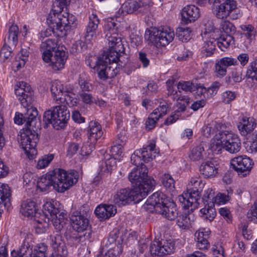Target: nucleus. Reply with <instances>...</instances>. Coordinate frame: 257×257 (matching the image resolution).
I'll return each instance as SVG.
<instances>
[{"label":"nucleus","instance_id":"obj_62","mask_svg":"<svg viewBox=\"0 0 257 257\" xmlns=\"http://www.w3.org/2000/svg\"><path fill=\"white\" fill-rule=\"evenodd\" d=\"M116 63L111 62L109 65L106 64V75H107L108 79H111L114 77L118 72V70L117 69V66Z\"/></svg>","mask_w":257,"mask_h":257},{"label":"nucleus","instance_id":"obj_60","mask_svg":"<svg viewBox=\"0 0 257 257\" xmlns=\"http://www.w3.org/2000/svg\"><path fill=\"white\" fill-rule=\"evenodd\" d=\"M194 86L193 92L196 96L201 98L202 99L207 98V88L201 84H194Z\"/></svg>","mask_w":257,"mask_h":257},{"label":"nucleus","instance_id":"obj_18","mask_svg":"<svg viewBox=\"0 0 257 257\" xmlns=\"http://www.w3.org/2000/svg\"><path fill=\"white\" fill-rule=\"evenodd\" d=\"M229 125V124L225 123L220 120H212L202 127L203 135L206 138H210L214 134L224 131Z\"/></svg>","mask_w":257,"mask_h":257},{"label":"nucleus","instance_id":"obj_64","mask_svg":"<svg viewBox=\"0 0 257 257\" xmlns=\"http://www.w3.org/2000/svg\"><path fill=\"white\" fill-rule=\"evenodd\" d=\"M248 218L252 221L257 222V202H254L247 213Z\"/></svg>","mask_w":257,"mask_h":257},{"label":"nucleus","instance_id":"obj_14","mask_svg":"<svg viewBox=\"0 0 257 257\" xmlns=\"http://www.w3.org/2000/svg\"><path fill=\"white\" fill-rule=\"evenodd\" d=\"M53 257H67L68 250L62 236L58 233L50 236Z\"/></svg>","mask_w":257,"mask_h":257},{"label":"nucleus","instance_id":"obj_23","mask_svg":"<svg viewBox=\"0 0 257 257\" xmlns=\"http://www.w3.org/2000/svg\"><path fill=\"white\" fill-rule=\"evenodd\" d=\"M256 125L252 117L242 115L239 118L237 128L242 136H246L254 130Z\"/></svg>","mask_w":257,"mask_h":257},{"label":"nucleus","instance_id":"obj_15","mask_svg":"<svg viewBox=\"0 0 257 257\" xmlns=\"http://www.w3.org/2000/svg\"><path fill=\"white\" fill-rule=\"evenodd\" d=\"M168 106L166 102H161L159 106L149 114L145 122L146 130L150 131L156 126L160 118L167 113Z\"/></svg>","mask_w":257,"mask_h":257},{"label":"nucleus","instance_id":"obj_4","mask_svg":"<svg viewBox=\"0 0 257 257\" xmlns=\"http://www.w3.org/2000/svg\"><path fill=\"white\" fill-rule=\"evenodd\" d=\"M188 185L192 188L188 189L187 192H184L179 195L178 199L183 208L193 212L199 206L198 200L200 197L199 189H202L204 184L202 183L200 177L196 176L190 178Z\"/></svg>","mask_w":257,"mask_h":257},{"label":"nucleus","instance_id":"obj_35","mask_svg":"<svg viewBox=\"0 0 257 257\" xmlns=\"http://www.w3.org/2000/svg\"><path fill=\"white\" fill-rule=\"evenodd\" d=\"M205 147H206V145L203 142H201L198 145L193 147L190 150L188 156L190 160L193 162L204 161L206 158Z\"/></svg>","mask_w":257,"mask_h":257},{"label":"nucleus","instance_id":"obj_32","mask_svg":"<svg viewBox=\"0 0 257 257\" xmlns=\"http://www.w3.org/2000/svg\"><path fill=\"white\" fill-rule=\"evenodd\" d=\"M72 89L68 88L59 81H55L52 82L51 87V91L54 99L56 103L61 101V99L64 97L66 93H70Z\"/></svg>","mask_w":257,"mask_h":257},{"label":"nucleus","instance_id":"obj_49","mask_svg":"<svg viewBox=\"0 0 257 257\" xmlns=\"http://www.w3.org/2000/svg\"><path fill=\"white\" fill-rule=\"evenodd\" d=\"M191 30L187 27H180L176 30V35L183 42H187L191 39Z\"/></svg>","mask_w":257,"mask_h":257},{"label":"nucleus","instance_id":"obj_47","mask_svg":"<svg viewBox=\"0 0 257 257\" xmlns=\"http://www.w3.org/2000/svg\"><path fill=\"white\" fill-rule=\"evenodd\" d=\"M221 135V132L218 133L214 135L213 139L212 140L210 148L212 152L216 154H220L222 153V151L224 150V143L222 139L218 138V136Z\"/></svg>","mask_w":257,"mask_h":257},{"label":"nucleus","instance_id":"obj_19","mask_svg":"<svg viewBox=\"0 0 257 257\" xmlns=\"http://www.w3.org/2000/svg\"><path fill=\"white\" fill-rule=\"evenodd\" d=\"M157 213L170 220L178 217V211L176 204L169 199L161 207H157Z\"/></svg>","mask_w":257,"mask_h":257},{"label":"nucleus","instance_id":"obj_30","mask_svg":"<svg viewBox=\"0 0 257 257\" xmlns=\"http://www.w3.org/2000/svg\"><path fill=\"white\" fill-rule=\"evenodd\" d=\"M210 233L209 228H201L195 233V240L196 241V246L197 248L202 250L207 249L210 244L208 241V238Z\"/></svg>","mask_w":257,"mask_h":257},{"label":"nucleus","instance_id":"obj_28","mask_svg":"<svg viewBox=\"0 0 257 257\" xmlns=\"http://www.w3.org/2000/svg\"><path fill=\"white\" fill-rule=\"evenodd\" d=\"M200 15L199 8L194 5H187L182 12V21L185 24L193 22L197 20Z\"/></svg>","mask_w":257,"mask_h":257},{"label":"nucleus","instance_id":"obj_53","mask_svg":"<svg viewBox=\"0 0 257 257\" xmlns=\"http://www.w3.org/2000/svg\"><path fill=\"white\" fill-rule=\"evenodd\" d=\"M176 223L179 228L182 229H189L191 226L189 215L186 213H184L179 216L178 215Z\"/></svg>","mask_w":257,"mask_h":257},{"label":"nucleus","instance_id":"obj_39","mask_svg":"<svg viewBox=\"0 0 257 257\" xmlns=\"http://www.w3.org/2000/svg\"><path fill=\"white\" fill-rule=\"evenodd\" d=\"M88 138L92 143H95L103 135L101 125L96 121H91L89 123Z\"/></svg>","mask_w":257,"mask_h":257},{"label":"nucleus","instance_id":"obj_38","mask_svg":"<svg viewBox=\"0 0 257 257\" xmlns=\"http://www.w3.org/2000/svg\"><path fill=\"white\" fill-rule=\"evenodd\" d=\"M175 34L174 31L166 26L160 27L159 46H166L174 39Z\"/></svg>","mask_w":257,"mask_h":257},{"label":"nucleus","instance_id":"obj_51","mask_svg":"<svg viewBox=\"0 0 257 257\" xmlns=\"http://www.w3.org/2000/svg\"><path fill=\"white\" fill-rule=\"evenodd\" d=\"M11 196V191L8 184L0 182V205H5V201Z\"/></svg>","mask_w":257,"mask_h":257},{"label":"nucleus","instance_id":"obj_50","mask_svg":"<svg viewBox=\"0 0 257 257\" xmlns=\"http://www.w3.org/2000/svg\"><path fill=\"white\" fill-rule=\"evenodd\" d=\"M73 90L70 93H66L64 97H63L61 101L58 102V104H66L70 106H76L78 103V99L74 97L75 94L72 92Z\"/></svg>","mask_w":257,"mask_h":257},{"label":"nucleus","instance_id":"obj_45","mask_svg":"<svg viewBox=\"0 0 257 257\" xmlns=\"http://www.w3.org/2000/svg\"><path fill=\"white\" fill-rule=\"evenodd\" d=\"M19 33V29L17 25L13 24L9 29L7 39H5L6 43L16 47L18 43V36Z\"/></svg>","mask_w":257,"mask_h":257},{"label":"nucleus","instance_id":"obj_43","mask_svg":"<svg viewBox=\"0 0 257 257\" xmlns=\"http://www.w3.org/2000/svg\"><path fill=\"white\" fill-rule=\"evenodd\" d=\"M155 148L156 142L152 140L149 142L147 146L144 147L142 149L140 150L142 152H144L147 154V155L145 154L146 157L143 158V162L144 163L148 162L155 158L157 153Z\"/></svg>","mask_w":257,"mask_h":257},{"label":"nucleus","instance_id":"obj_6","mask_svg":"<svg viewBox=\"0 0 257 257\" xmlns=\"http://www.w3.org/2000/svg\"><path fill=\"white\" fill-rule=\"evenodd\" d=\"M54 189L63 193L78 182V174L74 170L68 172L60 168L53 169Z\"/></svg>","mask_w":257,"mask_h":257},{"label":"nucleus","instance_id":"obj_40","mask_svg":"<svg viewBox=\"0 0 257 257\" xmlns=\"http://www.w3.org/2000/svg\"><path fill=\"white\" fill-rule=\"evenodd\" d=\"M243 68L241 67H236L231 69L228 76L225 78V82L227 84L233 85L242 81Z\"/></svg>","mask_w":257,"mask_h":257},{"label":"nucleus","instance_id":"obj_46","mask_svg":"<svg viewBox=\"0 0 257 257\" xmlns=\"http://www.w3.org/2000/svg\"><path fill=\"white\" fill-rule=\"evenodd\" d=\"M215 40L211 39L205 41L201 48V53L203 57H207L211 56L215 52L216 47Z\"/></svg>","mask_w":257,"mask_h":257},{"label":"nucleus","instance_id":"obj_21","mask_svg":"<svg viewBox=\"0 0 257 257\" xmlns=\"http://www.w3.org/2000/svg\"><path fill=\"white\" fill-rule=\"evenodd\" d=\"M116 167V158L106 154L104 155V160L100 162L99 175L101 177L107 176L111 173L112 170L115 169Z\"/></svg>","mask_w":257,"mask_h":257},{"label":"nucleus","instance_id":"obj_10","mask_svg":"<svg viewBox=\"0 0 257 257\" xmlns=\"http://www.w3.org/2000/svg\"><path fill=\"white\" fill-rule=\"evenodd\" d=\"M205 37H209L215 40L218 48L222 51H225L231 45L234 43V38L231 35H220L218 29L213 27L210 30L205 29L204 33Z\"/></svg>","mask_w":257,"mask_h":257},{"label":"nucleus","instance_id":"obj_9","mask_svg":"<svg viewBox=\"0 0 257 257\" xmlns=\"http://www.w3.org/2000/svg\"><path fill=\"white\" fill-rule=\"evenodd\" d=\"M218 138L222 139L224 143V150L230 154H236L241 149V143L238 135L230 131H221Z\"/></svg>","mask_w":257,"mask_h":257},{"label":"nucleus","instance_id":"obj_34","mask_svg":"<svg viewBox=\"0 0 257 257\" xmlns=\"http://www.w3.org/2000/svg\"><path fill=\"white\" fill-rule=\"evenodd\" d=\"M169 200L168 197L161 191H157L147 200L145 204L146 206H153L156 212L157 207H161Z\"/></svg>","mask_w":257,"mask_h":257},{"label":"nucleus","instance_id":"obj_22","mask_svg":"<svg viewBox=\"0 0 257 257\" xmlns=\"http://www.w3.org/2000/svg\"><path fill=\"white\" fill-rule=\"evenodd\" d=\"M108 58H109V57H106L104 55H102L97 58L96 64L93 67L90 66L91 68H93V69L97 72L99 78L102 80L108 79L107 75L106 73V64H110L111 62H112L111 60H109Z\"/></svg>","mask_w":257,"mask_h":257},{"label":"nucleus","instance_id":"obj_29","mask_svg":"<svg viewBox=\"0 0 257 257\" xmlns=\"http://www.w3.org/2000/svg\"><path fill=\"white\" fill-rule=\"evenodd\" d=\"M94 213L100 220H106L116 214V208L112 204H100L95 208Z\"/></svg>","mask_w":257,"mask_h":257},{"label":"nucleus","instance_id":"obj_44","mask_svg":"<svg viewBox=\"0 0 257 257\" xmlns=\"http://www.w3.org/2000/svg\"><path fill=\"white\" fill-rule=\"evenodd\" d=\"M160 28H154L152 30L146 31L144 38L148 44H153L159 46Z\"/></svg>","mask_w":257,"mask_h":257},{"label":"nucleus","instance_id":"obj_59","mask_svg":"<svg viewBox=\"0 0 257 257\" xmlns=\"http://www.w3.org/2000/svg\"><path fill=\"white\" fill-rule=\"evenodd\" d=\"M10 46V45L5 43L1 49L0 57L3 61L9 59L12 57V50Z\"/></svg>","mask_w":257,"mask_h":257},{"label":"nucleus","instance_id":"obj_2","mask_svg":"<svg viewBox=\"0 0 257 257\" xmlns=\"http://www.w3.org/2000/svg\"><path fill=\"white\" fill-rule=\"evenodd\" d=\"M70 1L55 0L47 19L49 28L57 37L66 36L68 33L76 26L75 16L63 11L69 4Z\"/></svg>","mask_w":257,"mask_h":257},{"label":"nucleus","instance_id":"obj_25","mask_svg":"<svg viewBox=\"0 0 257 257\" xmlns=\"http://www.w3.org/2000/svg\"><path fill=\"white\" fill-rule=\"evenodd\" d=\"M100 20L95 14H92L89 17V22L86 28L85 38L86 41L91 42L96 38V31Z\"/></svg>","mask_w":257,"mask_h":257},{"label":"nucleus","instance_id":"obj_42","mask_svg":"<svg viewBox=\"0 0 257 257\" xmlns=\"http://www.w3.org/2000/svg\"><path fill=\"white\" fill-rule=\"evenodd\" d=\"M204 207L200 210L201 216L204 219L212 221L216 215V212L214 207V204L212 201L210 203H204Z\"/></svg>","mask_w":257,"mask_h":257},{"label":"nucleus","instance_id":"obj_56","mask_svg":"<svg viewBox=\"0 0 257 257\" xmlns=\"http://www.w3.org/2000/svg\"><path fill=\"white\" fill-rule=\"evenodd\" d=\"M104 31L105 33V37L117 33L116 23L112 19L108 20L104 26Z\"/></svg>","mask_w":257,"mask_h":257},{"label":"nucleus","instance_id":"obj_36","mask_svg":"<svg viewBox=\"0 0 257 257\" xmlns=\"http://www.w3.org/2000/svg\"><path fill=\"white\" fill-rule=\"evenodd\" d=\"M54 181L53 170H50L39 178L37 187L42 192L47 191L51 186L54 188Z\"/></svg>","mask_w":257,"mask_h":257},{"label":"nucleus","instance_id":"obj_24","mask_svg":"<svg viewBox=\"0 0 257 257\" xmlns=\"http://www.w3.org/2000/svg\"><path fill=\"white\" fill-rule=\"evenodd\" d=\"M145 0L138 2L135 0H127L121 6L119 11L121 14H131L138 11L141 12L142 9L148 5H143Z\"/></svg>","mask_w":257,"mask_h":257},{"label":"nucleus","instance_id":"obj_1","mask_svg":"<svg viewBox=\"0 0 257 257\" xmlns=\"http://www.w3.org/2000/svg\"><path fill=\"white\" fill-rule=\"evenodd\" d=\"M15 92L18 99L25 109L24 113L17 112L14 118L15 123L20 125L25 123L28 129L21 133V146L30 160L34 158L37 154L36 147L39 141L38 134L31 127H36L38 112L36 107L31 105L33 99V91L30 86L25 82L18 83L15 86Z\"/></svg>","mask_w":257,"mask_h":257},{"label":"nucleus","instance_id":"obj_52","mask_svg":"<svg viewBox=\"0 0 257 257\" xmlns=\"http://www.w3.org/2000/svg\"><path fill=\"white\" fill-rule=\"evenodd\" d=\"M144 154H147L144 152H142L140 150H137L132 155L131 157V161L132 164L135 165L136 167L145 166L143 164V158H145L146 156Z\"/></svg>","mask_w":257,"mask_h":257},{"label":"nucleus","instance_id":"obj_3","mask_svg":"<svg viewBox=\"0 0 257 257\" xmlns=\"http://www.w3.org/2000/svg\"><path fill=\"white\" fill-rule=\"evenodd\" d=\"M148 170L146 166L135 167L129 173L128 178L133 189H136L140 193H145V197L155 187L156 181L148 175Z\"/></svg>","mask_w":257,"mask_h":257},{"label":"nucleus","instance_id":"obj_13","mask_svg":"<svg viewBox=\"0 0 257 257\" xmlns=\"http://www.w3.org/2000/svg\"><path fill=\"white\" fill-rule=\"evenodd\" d=\"M230 163L232 168L242 177L249 174L253 165L252 160L246 156L235 157L231 159Z\"/></svg>","mask_w":257,"mask_h":257},{"label":"nucleus","instance_id":"obj_55","mask_svg":"<svg viewBox=\"0 0 257 257\" xmlns=\"http://www.w3.org/2000/svg\"><path fill=\"white\" fill-rule=\"evenodd\" d=\"M246 77L257 81V59L251 62L246 71Z\"/></svg>","mask_w":257,"mask_h":257},{"label":"nucleus","instance_id":"obj_8","mask_svg":"<svg viewBox=\"0 0 257 257\" xmlns=\"http://www.w3.org/2000/svg\"><path fill=\"white\" fill-rule=\"evenodd\" d=\"M70 220L72 223V227L74 230L78 232L86 231L84 234V237L86 239H89L91 237V233L90 230H87L89 226V220L87 218L86 211L76 210L72 212L70 217Z\"/></svg>","mask_w":257,"mask_h":257},{"label":"nucleus","instance_id":"obj_26","mask_svg":"<svg viewBox=\"0 0 257 257\" xmlns=\"http://www.w3.org/2000/svg\"><path fill=\"white\" fill-rule=\"evenodd\" d=\"M125 237L124 230L123 228L119 229L115 228L113 229L109 233L107 241L110 244L115 243L117 245L116 247H114L116 251H119V254L122 251L121 244L123 242Z\"/></svg>","mask_w":257,"mask_h":257},{"label":"nucleus","instance_id":"obj_27","mask_svg":"<svg viewBox=\"0 0 257 257\" xmlns=\"http://www.w3.org/2000/svg\"><path fill=\"white\" fill-rule=\"evenodd\" d=\"M57 44L55 40L48 39L42 42L40 46V51L42 53L43 60L48 63L50 57L52 56V52L57 51Z\"/></svg>","mask_w":257,"mask_h":257},{"label":"nucleus","instance_id":"obj_48","mask_svg":"<svg viewBox=\"0 0 257 257\" xmlns=\"http://www.w3.org/2000/svg\"><path fill=\"white\" fill-rule=\"evenodd\" d=\"M163 186L169 192H173L175 189V180L172 176L168 173L163 174L160 178Z\"/></svg>","mask_w":257,"mask_h":257},{"label":"nucleus","instance_id":"obj_41","mask_svg":"<svg viewBox=\"0 0 257 257\" xmlns=\"http://www.w3.org/2000/svg\"><path fill=\"white\" fill-rule=\"evenodd\" d=\"M36 203L31 200L24 201L21 204L20 211L24 216L33 217L36 211Z\"/></svg>","mask_w":257,"mask_h":257},{"label":"nucleus","instance_id":"obj_31","mask_svg":"<svg viewBox=\"0 0 257 257\" xmlns=\"http://www.w3.org/2000/svg\"><path fill=\"white\" fill-rule=\"evenodd\" d=\"M66 59L67 56L65 52L63 50H57L54 54H52L48 62H50V65L52 69L57 71L64 67Z\"/></svg>","mask_w":257,"mask_h":257},{"label":"nucleus","instance_id":"obj_63","mask_svg":"<svg viewBox=\"0 0 257 257\" xmlns=\"http://www.w3.org/2000/svg\"><path fill=\"white\" fill-rule=\"evenodd\" d=\"M86 48L87 46L85 43L82 40H79L73 44L71 49L74 53H80L86 50Z\"/></svg>","mask_w":257,"mask_h":257},{"label":"nucleus","instance_id":"obj_61","mask_svg":"<svg viewBox=\"0 0 257 257\" xmlns=\"http://www.w3.org/2000/svg\"><path fill=\"white\" fill-rule=\"evenodd\" d=\"M194 86V84L190 81H180L177 88L179 91L183 90L185 92H193Z\"/></svg>","mask_w":257,"mask_h":257},{"label":"nucleus","instance_id":"obj_57","mask_svg":"<svg viewBox=\"0 0 257 257\" xmlns=\"http://www.w3.org/2000/svg\"><path fill=\"white\" fill-rule=\"evenodd\" d=\"M54 159L53 154H48L43 156L39 160L37 164V168L38 169H42L47 167L51 162Z\"/></svg>","mask_w":257,"mask_h":257},{"label":"nucleus","instance_id":"obj_17","mask_svg":"<svg viewBox=\"0 0 257 257\" xmlns=\"http://www.w3.org/2000/svg\"><path fill=\"white\" fill-rule=\"evenodd\" d=\"M238 62L236 58L224 57L216 61L214 65V73L218 78H223L227 74V68L237 66Z\"/></svg>","mask_w":257,"mask_h":257},{"label":"nucleus","instance_id":"obj_54","mask_svg":"<svg viewBox=\"0 0 257 257\" xmlns=\"http://www.w3.org/2000/svg\"><path fill=\"white\" fill-rule=\"evenodd\" d=\"M221 32H224L225 35H231L234 34L236 31L235 26L228 21H222L220 25L219 30Z\"/></svg>","mask_w":257,"mask_h":257},{"label":"nucleus","instance_id":"obj_37","mask_svg":"<svg viewBox=\"0 0 257 257\" xmlns=\"http://www.w3.org/2000/svg\"><path fill=\"white\" fill-rule=\"evenodd\" d=\"M199 171L204 178H213L218 173V167L213 162L207 161L202 163Z\"/></svg>","mask_w":257,"mask_h":257},{"label":"nucleus","instance_id":"obj_7","mask_svg":"<svg viewBox=\"0 0 257 257\" xmlns=\"http://www.w3.org/2000/svg\"><path fill=\"white\" fill-rule=\"evenodd\" d=\"M136 189L124 188L116 191L112 197V202L118 206L125 205L134 201L138 203L145 197V193H140Z\"/></svg>","mask_w":257,"mask_h":257},{"label":"nucleus","instance_id":"obj_5","mask_svg":"<svg viewBox=\"0 0 257 257\" xmlns=\"http://www.w3.org/2000/svg\"><path fill=\"white\" fill-rule=\"evenodd\" d=\"M58 104L53 107L52 110L46 111L43 115V121L45 124H52L56 130L64 128L70 117L67 106Z\"/></svg>","mask_w":257,"mask_h":257},{"label":"nucleus","instance_id":"obj_12","mask_svg":"<svg viewBox=\"0 0 257 257\" xmlns=\"http://www.w3.org/2000/svg\"><path fill=\"white\" fill-rule=\"evenodd\" d=\"M106 37L108 41L110 48L109 51L104 52L102 55H104L106 57H109L108 59L112 62H117L119 59V53L123 48L121 38L119 37L118 33L106 36Z\"/></svg>","mask_w":257,"mask_h":257},{"label":"nucleus","instance_id":"obj_58","mask_svg":"<svg viewBox=\"0 0 257 257\" xmlns=\"http://www.w3.org/2000/svg\"><path fill=\"white\" fill-rule=\"evenodd\" d=\"M47 246L44 243L38 244L34 250L32 255L35 257H46Z\"/></svg>","mask_w":257,"mask_h":257},{"label":"nucleus","instance_id":"obj_11","mask_svg":"<svg viewBox=\"0 0 257 257\" xmlns=\"http://www.w3.org/2000/svg\"><path fill=\"white\" fill-rule=\"evenodd\" d=\"M237 9V3L234 0H225L221 3V0L215 2L214 14L219 19L227 18Z\"/></svg>","mask_w":257,"mask_h":257},{"label":"nucleus","instance_id":"obj_33","mask_svg":"<svg viewBox=\"0 0 257 257\" xmlns=\"http://www.w3.org/2000/svg\"><path fill=\"white\" fill-rule=\"evenodd\" d=\"M32 249L24 243L19 250H13L11 257H30L32 255ZM0 257H8V249L6 246L0 247Z\"/></svg>","mask_w":257,"mask_h":257},{"label":"nucleus","instance_id":"obj_16","mask_svg":"<svg viewBox=\"0 0 257 257\" xmlns=\"http://www.w3.org/2000/svg\"><path fill=\"white\" fill-rule=\"evenodd\" d=\"M174 251V244L169 241L163 243L159 240H154L150 243V251L152 255L159 256L173 253Z\"/></svg>","mask_w":257,"mask_h":257},{"label":"nucleus","instance_id":"obj_20","mask_svg":"<svg viewBox=\"0 0 257 257\" xmlns=\"http://www.w3.org/2000/svg\"><path fill=\"white\" fill-rule=\"evenodd\" d=\"M44 208L45 210H47L50 214L51 218L53 221V224L55 228L59 231H61L65 226L67 219L62 216V218L58 217L57 213L58 210L57 208L54 207L51 203L47 202L44 205ZM60 216V214L59 215Z\"/></svg>","mask_w":257,"mask_h":257}]
</instances>
